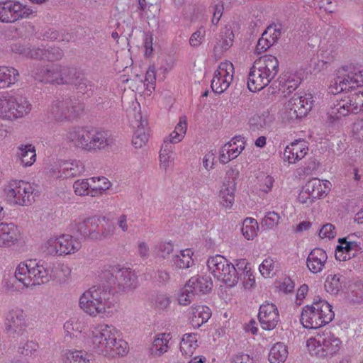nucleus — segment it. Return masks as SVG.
<instances>
[{"instance_id":"1","label":"nucleus","mask_w":363,"mask_h":363,"mask_svg":"<svg viewBox=\"0 0 363 363\" xmlns=\"http://www.w3.org/2000/svg\"><path fill=\"white\" fill-rule=\"evenodd\" d=\"M64 330L66 336L92 345L96 352L108 359L123 357L129 351L128 342L120 338V331L111 324L99 323L87 328L84 321L71 319L65 323Z\"/></svg>"},{"instance_id":"2","label":"nucleus","mask_w":363,"mask_h":363,"mask_svg":"<svg viewBox=\"0 0 363 363\" xmlns=\"http://www.w3.org/2000/svg\"><path fill=\"white\" fill-rule=\"evenodd\" d=\"M50 275L49 263L36 259H28L17 265L14 277L7 284V287L11 291L21 292L48 281Z\"/></svg>"},{"instance_id":"3","label":"nucleus","mask_w":363,"mask_h":363,"mask_svg":"<svg viewBox=\"0 0 363 363\" xmlns=\"http://www.w3.org/2000/svg\"><path fill=\"white\" fill-rule=\"evenodd\" d=\"M79 306L91 318H105L112 315L113 303L108 291L100 286H94L80 296Z\"/></svg>"},{"instance_id":"4","label":"nucleus","mask_w":363,"mask_h":363,"mask_svg":"<svg viewBox=\"0 0 363 363\" xmlns=\"http://www.w3.org/2000/svg\"><path fill=\"white\" fill-rule=\"evenodd\" d=\"M279 72V61L276 57L267 55L256 60L250 69L247 88L252 92H257L275 78Z\"/></svg>"},{"instance_id":"5","label":"nucleus","mask_w":363,"mask_h":363,"mask_svg":"<svg viewBox=\"0 0 363 363\" xmlns=\"http://www.w3.org/2000/svg\"><path fill=\"white\" fill-rule=\"evenodd\" d=\"M363 86V67L350 63L335 70V77L330 80L328 91L337 95L350 92L355 87Z\"/></svg>"},{"instance_id":"6","label":"nucleus","mask_w":363,"mask_h":363,"mask_svg":"<svg viewBox=\"0 0 363 363\" xmlns=\"http://www.w3.org/2000/svg\"><path fill=\"white\" fill-rule=\"evenodd\" d=\"M306 347L311 356L320 359H328L340 352L342 341L335 334L324 331L310 337L306 340Z\"/></svg>"},{"instance_id":"7","label":"nucleus","mask_w":363,"mask_h":363,"mask_svg":"<svg viewBox=\"0 0 363 363\" xmlns=\"http://www.w3.org/2000/svg\"><path fill=\"white\" fill-rule=\"evenodd\" d=\"M35 187L25 180L12 179L2 187L4 202L11 207H27L34 201Z\"/></svg>"},{"instance_id":"8","label":"nucleus","mask_w":363,"mask_h":363,"mask_svg":"<svg viewBox=\"0 0 363 363\" xmlns=\"http://www.w3.org/2000/svg\"><path fill=\"white\" fill-rule=\"evenodd\" d=\"M334 316L328 302L318 297L303 308L301 322L306 328L316 329L331 322Z\"/></svg>"},{"instance_id":"9","label":"nucleus","mask_w":363,"mask_h":363,"mask_svg":"<svg viewBox=\"0 0 363 363\" xmlns=\"http://www.w3.org/2000/svg\"><path fill=\"white\" fill-rule=\"evenodd\" d=\"M32 110L29 100L21 95L5 92L0 94V119L13 122L27 116Z\"/></svg>"},{"instance_id":"10","label":"nucleus","mask_w":363,"mask_h":363,"mask_svg":"<svg viewBox=\"0 0 363 363\" xmlns=\"http://www.w3.org/2000/svg\"><path fill=\"white\" fill-rule=\"evenodd\" d=\"M82 247L79 238L69 234L52 235L43 242L44 253L53 257H65L78 252Z\"/></svg>"},{"instance_id":"11","label":"nucleus","mask_w":363,"mask_h":363,"mask_svg":"<svg viewBox=\"0 0 363 363\" xmlns=\"http://www.w3.org/2000/svg\"><path fill=\"white\" fill-rule=\"evenodd\" d=\"M363 111V91L346 92L335 98L328 114L334 120H339L350 113Z\"/></svg>"},{"instance_id":"12","label":"nucleus","mask_w":363,"mask_h":363,"mask_svg":"<svg viewBox=\"0 0 363 363\" xmlns=\"http://www.w3.org/2000/svg\"><path fill=\"white\" fill-rule=\"evenodd\" d=\"M81 74L74 68L60 65H55L38 74L36 79L42 82L52 84L78 85L81 81Z\"/></svg>"},{"instance_id":"13","label":"nucleus","mask_w":363,"mask_h":363,"mask_svg":"<svg viewBox=\"0 0 363 363\" xmlns=\"http://www.w3.org/2000/svg\"><path fill=\"white\" fill-rule=\"evenodd\" d=\"M208 272L215 279L228 286H234L238 281L236 269L234 265L223 256L216 255L207 260Z\"/></svg>"},{"instance_id":"14","label":"nucleus","mask_w":363,"mask_h":363,"mask_svg":"<svg viewBox=\"0 0 363 363\" xmlns=\"http://www.w3.org/2000/svg\"><path fill=\"white\" fill-rule=\"evenodd\" d=\"M34 13L31 6L19 1L9 0L0 2V21L2 23H14L21 19L28 18Z\"/></svg>"},{"instance_id":"15","label":"nucleus","mask_w":363,"mask_h":363,"mask_svg":"<svg viewBox=\"0 0 363 363\" xmlns=\"http://www.w3.org/2000/svg\"><path fill=\"white\" fill-rule=\"evenodd\" d=\"M111 272L115 277L114 284L118 292L129 293L138 286L137 274L131 268L117 264L112 267Z\"/></svg>"},{"instance_id":"16","label":"nucleus","mask_w":363,"mask_h":363,"mask_svg":"<svg viewBox=\"0 0 363 363\" xmlns=\"http://www.w3.org/2000/svg\"><path fill=\"white\" fill-rule=\"evenodd\" d=\"M235 69L232 62L224 61L219 64L211 80V89L217 94L226 91L233 82Z\"/></svg>"},{"instance_id":"17","label":"nucleus","mask_w":363,"mask_h":363,"mask_svg":"<svg viewBox=\"0 0 363 363\" xmlns=\"http://www.w3.org/2000/svg\"><path fill=\"white\" fill-rule=\"evenodd\" d=\"M83 111L82 106L70 99L52 101L50 112L57 121H71L77 118Z\"/></svg>"},{"instance_id":"18","label":"nucleus","mask_w":363,"mask_h":363,"mask_svg":"<svg viewBox=\"0 0 363 363\" xmlns=\"http://www.w3.org/2000/svg\"><path fill=\"white\" fill-rule=\"evenodd\" d=\"M98 227L97 220L94 217H87L79 218L75 228L81 236L91 240H101L112 235L113 230L104 228L99 232Z\"/></svg>"},{"instance_id":"19","label":"nucleus","mask_w":363,"mask_h":363,"mask_svg":"<svg viewBox=\"0 0 363 363\" xmlns=\"http://www.w3.org/2000/svg\"><path fill=\"white\" fill-rule=\"evenodd\" d=\"M85 171L84 164L79 160L62 162L52 166L49 169V176L54 179H67L77 177Z\"/></svg>"},{"instance_id":"20","label":"nucleus","mask_w":363,"mask_h":363,"mask_svg":"<svg viewBox=\"0 0 363 363\" xmlns=\"http://www.w3.org/2000/svg\"><path fill=\"white\" fill-rule=\"evenodd\" d=\"M245 140L241 137H235L224 144L220 149L218 160L220 163L225 164L237 158L245 147Z\"/></svg>"},{"instance_id":"21","label":"nucleus","mask_w":363,"mask_h":363,"mask_svg":"<svg viewBox=\"0 0 363 363\" xmlns=\"http://www.w3.org/2000/svg\"><path fill=\"white\" fill-rule=\"evenodd\" d=\"M258 318L262 329L272 330L279 322L278 308L274 303L266 302L259 307Z\"/></svg>"},{"instance_id":"22","label":"nucleus","mask_w":363,"mask_h":363,"mask_svg":"<svg viewBox=\"0 0 363 363\" xmlns=\"http://www.w3.org/2000/svg\"><path fill=\"white\" fill-rule=\"evenodd\" d=\"M20 230L13 223H0V248H10L19 242Z\"/></svg>"},{"instance_id":"23","label":"nucleus","mask_w":363,"mask_h":363,"mask_svg":"<svg viewBox=\"0 0 363 363\" xmlns=\"http://www.w3.org/2000/svg\"><path fill=\"white\" fill-rule=\"evenodd\" d=\"M308 150V143L306 140H295L285 147L284 157L289 164H296L306 157Z\"/></svg>"},{"instance_id":"24","label":"nucleus","mask_w":363,"mask_h":363,"mask_svg":"<svg viewBox=\"0 0 363 363\" xmlns=\"http://www.w3.org/2000/svg\"><path fill=\"white\" fill-rule=\"evenodd\" d=\"M132 125L136 128L132 137V145L135 149H141L147 145L149 140L150 131L147 122L142 118L140 113H138Z\"/></svg>"},{"instance_id":"25","label":"nucleus","mask_w":363,"mask_h":363,"mask_svg":"<svg viewBox=\"0 0 363 363\" xmlns=\"http://www.w3.org/2000/svg\"><path fill=\"white\" fill-rule=\"evenodd\" d=\"M254 191L260 196H264L273 190L275 179L267 172L259 167L257 171L254 172Z\"/></svg>"},{"instance_id":"26","label":"nucleus","mask_w":363,"mask_h":363,"mask_svg":"<svg viewBox=\"0 0 363 363\" xmlns=\"http://www.w3.org/2000/svg\"><path fill=\"white\" fill-rule=\"evenodd\" d=\"M172 335L171 333L156 334L149 347V353L152 357H160L167 352L171 347Z\"/></svg>"},{"instance_id":"27","label":"nucleus","mask_w":363,"mask_h":363,"mask_svg":"<svg viewBox=\"0 0 363 363\" xmlns=\"http://www.w3.org/2000/svg\"><path fill=\"white\" fill-rule=\"evenodd\" d=\"M328 260L326 252L320 247L313 249L308 255L306 265L311 272L317 274L325 268Z\"/></svg>"},{"instance_id":"28","label":"nucleus","mask_w":363,"mask_h":363,"mask_svg":"<svg viewBox=\"0 0 363 363\" xmlns=\"http://www.w3.org/2000/svg\"><path fill=\"white\" fill-rule=\"evenodd\" d=\"M26 315L23 309L15 307L9 311L5 320V329L7 332L15 333L26 325Z\"/></svg>"},{"instance_id":"29","label":"nucleus","mask_w":363,"mask_h":363,"mask_svg":"<svg viewBox=\"0 0 363 363\" xmlns=\"http://www.w3.org/2000/svg\"><path fill=\"white\" fill-rule=\"evenodd\" d=\"M91 130L86 128L74 129L67 133V139L75 147L89 152Z\"/></svg>"},{"instance_id":"30","label":"nucleus","mask_w":363,"mask_h":363,"mask_svg":"<svg viewBox=\"0 0 363 363\" xmlns=\"http://www.w3.org/2000/svg\"><path fill=\"white\" fill-rule=\"evenodd\" d=\"M332 184L328 180H320L313 178L306 183V189L311 192V196L315 199L325 197L330 191Z\"/></svg>"},{"instance_id":"31","label":"nucleus","mask_w":363,"mask_h":363,"mask_svg":"<svg viewBox=\"0 0 363 363\" xmlns=\"http://www.w3.org/2000/svg\"><path fill=\"white\" fill-rule=\"evenodd\" d=\"M236 184L225 180L218 191V199L220 206L231 209L235 203Z\"/></svg>"},{"instance_id":"32","label":"nucleus","mask_w":363,"mask_h":363,"mask_svg":"<svg viewBox=\"0 0 363 363\" xmlns=\"http://www.w3.org/2000/svg\"><path fill=\"white\" fill-rule=\"evenodd\" d=\"M292 106L297 110L298 113L303 118L306 116L312 109L313 105V96L311 93L303 94H294L289 100Z\"/></svg>"},{"instance_id":"33","label":"nucleus","mask_w":363,"mask_h":363,"mask_svg":"<svg viewBox=\"0 0 363 363\" xmlns=\"http://www.w3.org/2000/svg\"><path fill=\"white\" fill-rule=\"evenodd\" d=\"M356 243L354 242H347L342 238H338L337 245L335 250V258L339 262H345L351 259L355 256L357 252L354 247Z\"/></svg>"},{"instance_id":"34","label":"nucleus","mask_w":363,"mask_h":363,"mask_svg":"<svg viewBox=\"0 0 363 363\" xmlns=\"http://www.w3.org/2000/svg\"><path fill=\"white\" fill-rule=\"evenodd\" d=\"M346 279L340 274H330L327 276L324 287L332 295L343 294L346 289Z\"/></svg>"},{"instance_id":"35","label":"nucleus","mask_w":363,"mask_h":363,"mask_svg":"<svg viewBox=\"0 0 363 363\" xmlns=\"http://www.w3.org/2000/svg\"><path fill=\"white\" fill-rule=\"evenodd\" d=\"M190 321L193 327L199 328L206 323L211 316V310L203 305H196L191 307Z\"/></svg>"},{"instance_id":"36","label":"nucleus","mask_w":363,"mask_h":363,"mask_svg":"<svg viewBox=\"0 0 363 363\" xmlns=\"http://www.w3.org/2000/svg\"><path fill=\"white\" fill-rule=\"evenodd\" d=\"M63 363H91V355L82 350L66 349L62 354Z\"/></svg>"},{"instance_id":"37","label":"nucleus","mask_w":363,"mask_h":363,"mask_svg":"<svg viewBox=\"0 0 363 363\" xmlns=\"http://www.w3.org/2000/svg\"><path fill=\"white\" fill-rule=\"evenodd\" d=\"M16 156L23 167L32 166L36 160V151L31 144L21 145L17 148Z\"/></svg>"},{"instance_id":"38","label":"nucleus","mask_w":363,"mask_h":363,"mask_svg":"<svg viewBox=\"0 0 363 363\" xmlns=\"http://www.w3.org/2000/svg\"><path fill=\"white\" fill-rule=\"evenodd\" d=\"M108 145V133L101 130L91 129L89 152H95L105 149Z\"/></svg>"},{"instance_id":"39","label":"nucleus","mask_w":363,"mask_h":363,"mask_svg":"<svg viewBox=\"0 0 363 363\" xmlns=\"http://www.w3.org/2000/svg\"><path fill=\"white\" fill-rule=\"evenodd\" d=\"M273 120V116L268 111H263L252 116L248 123L252 130H262L269 128Z\"/></svg>"},{"instance_id":"40","label":"nucleus","mask_w":363,"mask_h":363,"mask_svg":"<svg viewBox=\"0 0 363 363\" xmlns=\"http://www.w3.org/2000/svg\"><path fill=\"white\" fill-rule=\"evenodd\" d=\"M199 335L196 333H185L182 335L179 348L182 355L191 357L197 349Z\"/></svg>"},{"instance_id":"41","label":"nucleus","mask_w":363,"mask_h":363,"mask_svg":"<svg viewBox=\"0 0 363 363\" xmlns=\"http://www.w3.org/2000/svg\"><path fill=\"white\" fill-rule=\"evenodd\" d=\"M19 77V72L13 67L0 66V89L9 88L15 84Z\"/></svg>"},{"instance_id":"42","label":"nucleus","mask_w":363,"mask_h":363,"mask_svg":"<svg viewBox=\"0 0 363 363\" xmlns=\"http://www.w3.org/2000/svg\"><path fill=\"white\" fill-rule=\"evenodd\" d=\"M213 286V282L208 277H193L187 282V287H190L194 294L209 292Z\"/></svg>"},{"instance_id":"43","label":"nucleus","mask_w":363,"mask_h":363,"mask_svg":"<svg viewBox=\"0 0 363 363\" xmlns=\"http://www.w3.org/2000/svg\"><path fill=\"white\" fill-rule=\"evenodd\" d=\"M175 161V153L174 148L169 144L162 146L159 154L160 168L165 172L172 168Z\"/></svg>"},{"instance_id":"44","label":"nucleus","mask_w":363,"mask_h":363,"mask_svg":"<svg viewBox=\"0 0 363 363\" xmlns=\"http://www.w3.org/2000/svg\"><path fill=\"white\" fill-rule=\"evenodd\" d=\"M194 252L189 248L182 250L178 254L173 256L172 259V264L179 269H188L194 265V262L192 258Z\"/></svg>"},{"instance_id":"45","label":"nucleus","mask_w":363,"mask_h":363,"mask_svg":"<svg viewBox=\"0 0 363 363\" xmlns=\"http://www.w3.org/2000/svg\"><path fill=\"white\" fill-rule=\"evenodd\" d=\"M89 179L91 197L102 196L112 186L111 182L105 177H92Z\"/></svg>"},{"instance_id":"46","label":"nucleus","mask_w":363,"mask_h":363,"mask_svg":"<svg viewBox=\"0 0 363 363\" xmlns=\"http://www.w3.org/2000/svg\"><path fill=\"white\" fill-rule=\"evenodd\" d=\"M343 296L346 300L353 303L363 302V284L361 281L352 283L344 291Z\"/></svg>"},{"instance_id":"47","label":"nucleus","mask_w":363,"mask_h":363,"mask_svg":"<svg viewBox=\"0 0 363 363\" xmlns=\"http://www.w3.org/2000/svg\"><path fill=\"white\" fill-rule=\"evenodd\" d=\"M187 130V118L185 116L179 117V122L168 137L169 143L177 144L181 142L185 137Z\"/></svg>"},{"instance_id":"48","label":"nucleus","mask_w":363,"mask_h":363,"mask_svg":"<svg viewBox=\"0 0 363 363\" xmlns=\"http://www.w3.org/2000/svg\"><path fill=\"white\" fill-rule=\"evenodd\" d=\"M288 354L287 347L282 342H277L270 349L269 361L270 363H284Z\"/></svg>"},{"instance_id":"49","label":"nucleus","mask_w":363,"mask_h":363,"mask_svg":"<svg viewBox=\"0 0 363 363\" xmlns=\"http://www.w3.org/2000/svg\"><path fill=\"white\" fill-rule=\"evenodd\" d=\"M294 107L292 106L291 102L289 101L283 106L279 112V117L283 122L296 123L300 119L303 118Z\"/></svg>"},{"instance_id":"50","label":"nucleus","mask_w":363,"mask_h":363,"mask_svg":"<svg viewBox=\"0 0 363 363\" xmlns=\"http://www.w3.org/2000/svg\"><path fill=\"white\" fill-rule=\"evenodd\" d=\"M259 225L257 220L246 218L242 223L241 229L243 236L248 240H253L257 235Z\"/></svg>"},{"instance_id":"51","label":"nucleus","mask_w":363,"mask_h":363,"mask_svg":"<svg viewBox=\"0 0 363 363\" xmlns=\"http://www.w3.org/2000/svg\"><path fill=\"white\" fill-rule=\"evenodd\" d=\"M237 266L243 267V281L242 284L245 289H250L255 286V277L253 274V272L251 268L248 266V263L245 259L239 260Z\"/></svg>"},{"instance_id":"52","label":"nucleus","mask_w":363,"mask_h":363,"mask_svg":"<svg viewBox=\"0 0 363 363\" xmlns=\"http://www.w3.org/2000/svg\"><path fill=\"white\" fill-rule=\"evenodd\" d=\"M74 194L79 196H91V184L89 179H77L72 185Z\"/></svg>"},{"instance_id":"53","label":"nucleus","mask_w":363,"mask_h":363,"mask_svg":"<svg viewBox=\"0 0 363 363\" xmlns=\"http://www.w3.org/2000/svg\"><path fill=\"white\" fill-rule=\"evenodd\" d=\"M275 260L273 258L268 257L265 258L259 264V271L263 277L269 278L275 274Z\"/></svg>"},{"instance_id":"54","label":"nucleus","mask_w":363,"mask_h":363,"mask_svg":"<svg viewBox=\"0 0 363 363\" xmlns=\"http://www.w3.org/2000/svg\"><path fill=\"white\" fill-rule=\"evenodd\" d=\"M39 349L38 342L35 340H28L18 347V352L26 357L35 356Z\"/></svg>"},{"instance_id":"55","label":"nucleus","mask_w":363,"mask_h":363,"mask_svg":"<svg viewBox=\"0 0 363 363\" xmlns=\"http://www.w3.org/2000/svg\"><path fill=\"white\" fill-rule=\"evenodd\" d=\"M280 219L281 217L278 213L269 211L262 218L261 225L267 229H272L279 224Z\"/></svg>"},{"instance_id":"56","label":"nucleus","mask_w":363,"mask_h":363,"mask_svg":"<svg viewBox=\"0 0 363 363\" xmlns=\"http://www.w3.org/2000/svg\"><path fill=\"white\" fill-rule=\"evenodd\" d=\"M195 296L190 287H187V284L180 289L177 294L178 303L181 306H188L191 303L193 297Z\"/></svg>"},{"instance_id":"57","label":"nucleus","mask_w":363,"mask_h":363,"mask_svg":"<svg viewBox=\"0 0 363 363\" xmlns=\"http://www.w3.org/2000/svg\"><path fill=\"white\" fill-rule=\"evenodd\" d=\"M337 235L336 228L332 223H325L322 225L318 231V236L322 240H330Z\"/></svg>"},{"instance_id":"58","label":"nucleus","mask_w":363,"mask_h":363,"mask_svg":"<svg viewBox=\"0 0 363 363\" xmlns=\"http://www.w3.org/2000/svg\"><path fill=\"white\" fill-rule=\"evenodd\" d=\"M216 154V150L211 149L204 155L202 160V164L206 170L210 171L214 168Z\"/></svg>"},{"instance_id":"59","label":"nucleus","mask_w":363,"mask_h":363,"mask_svg":"<svg viewBox=\"0 0 363 363\" xmlns=\"http://www.w3.org/2000/svg\"><path fill=\"white\" fill-rule=\"evenodd\" d=\"M156 250L159 256L166 258L173 252L174 244L170 241H162L157 245Z\"/></svg>"},{"instance_id":"60","label":"nucleus","mask_w":363,"mask_h":363,"mask_svg":"<svg viewBox=\"0 0 363 363\" xmlns=\"http://www.w3.org/2000/svg\"><path fill=\"white\" fill-rule=\"evenodd\" d=\"M45 60L48 61H57L62 58L63 51L57 47H49L45 49Z\"/></svg>"},{"instance_id":"61","label":"nucleus","mask_w":363,"mask_h":363,"mask_svg":"<svg viewBox=\"0 0 363 363\" xmlns=\"http://www.w3.org/2000/svg\"><path fill=\"white\" fill-rule=\"evenodd\" d=\"M206 36V28L201 26L190 37L189 43L193 47L199 46L203 41Z\"/></svg>"},{"instance_id":"62","label":"nucleus","mask_w":363,"mask_h":363,"mask_svg":"<svg viewBox=\"0 0 363 363\" xmlns=\"http://www.w3.org/2000/svg\"><path fill=\"white\" fill-rule=\"evenodd\" d=\"M269 40V44L274 45L281 35V30L276 26H269L262 33Z\"/></svg>"},{"instance_id":"63","label":"nucleus","mask_w":363,"mask_h":363,"mask_svg":"<svg viewBox=\"0 0 363 363\" xmlns=\"http://www.w3.org/2000/svg\"><path fill=\"white\" fill-rule=\"evenodd\" d=\"M45 49L44 47L30 46L27 58L45 60Z\"/></svg>"},{"instance_id":"64","label":"nucleus","mask_w":363,"mask_h":363,"mask_svg":"<svg viewBox=\"0 0 363 363\" xmlns=\"http://www.w3.org/2000/svg\"><path fill=\"white\" fill-rule=\"evenodd\" d=\"M11 50L19 55L28 57L30 46L21 42H16L11 45Z\"/></svg>"}]
</instances>
